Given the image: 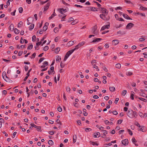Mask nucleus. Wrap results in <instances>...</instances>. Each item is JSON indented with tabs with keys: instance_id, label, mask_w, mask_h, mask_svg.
I'll use <instances>...</instances> for the list:
<instances>
[{
	"instance_id": "7",
	"label": "nucleus",
	"mask_w": 147,
	"mask_h": 147,
	"mask_svg": "<svg viewBox=\"0 0 147 147\" xmlns=\"http://www.w3.org/2000/svg\"><path fill=\"white\" fill-rule=\"evenodd\" d=\"M121 143L124 145H127L128 144L129 141L127 139H125L122 140Z\"/></svg>"
},
{
	"instance_id": "51",
	"label": "nucleus",
	"mask_w": 147,
	"mask_h": 147,
	"mask_svg": "<svg viewBox=\"0 0 147 147\" xmlns=\"http://www.w3.org/2000/svg\"><path fill=\"white\" fill-rule=\"evenodd\" d=\"M37 1H40V4L41 5H42L45 4L44 1H42L41 0H38Z\"/></svg>"
},
{
	"instance_id": "5",
	"label": "nucleus",
	"mask_w": 147,
	"mask_h": 147,
	"mask_svg": "<svg viewBox=\"0 0 147 147\" xmlns=\"http://www.w3.org/2000/svg\"><path fill=\"white\" fill-rule=\"evenodd\" d=\"M101 9L102 12L106 15H107L108 13V11L104 7H101Z\"/></svg>"
},
{
	"instance_id": "39",
	"label": "nucleus",
	"mask_w": 147,
	"mask_h": 147,
	"mask_svg": "<svg viewBox=\"0 0 147 147\" xmlns=\"http://www.w3.org/2000/svg\"><path fill=\"white\" fill-rule=\"evenodd\" d=\"M132 142L134 144H135V145H136L135 144V143L136 142V140L134 138H132L131 140Z\"/></svg>"
},
{
	"instance_id": "61",
	"label": "nucleus",
	"mask_w": 147,
	"mask_h": 147,
	"mask_svg": "<svg viewBox=\"0 0 147 147\" xmlns=\"http://www.w3.org/2000/svg\"><path fill=\"white\" fill-rule=\"evenodd\" d=\"M57 110L58 111H59V112H61L62 111V109L61 107H59L58 108Z\"/></svg>"
},
{
	"instance_id": "27",
	"label": "nucleus",
	"mask_w": 147,
	"mask_h": 147,
	"mask_svg": "<svg viewBox=\"0 0 147 147\" xmlns=\"http://www.w3.org/2000/svg\"><path fill=\"white\" fill-rule=\"evenodd\" d=\"M66 90L67 92L69 93H70L71 89L69 87H67L66 88Z\"/></svg>"
},
{
	"instance_id": "14",
	"label": "nucleus",
	"mask_w": 147,
	"mask_h": 147,
	"mask_svg": "<svg viewBox=\"0 0 147 147\" xmlns=\"http://www.w3.org/2000/svg\"><path fill=\"white\" fill-rule=\"evenodd\" d=\"M74 41H69L67 43V46L68 47H70L74 44Z\"/></svg>"
},
{
	"instance_id": "10",
	"label": "nucleus",
	"mask_w": 147,
	"mask_h": 147,
	"mask_svg": "<svg viewBox=\"0 0 147 147\" xmlns=\"http://www.w3.org/2000/svg\"><path fill=\"white\" fill-rule=\"evenodd\" d=\"M109 24L108 25H104L101 28V30H105L106 28L108 29L110 27V23H109Z\"/></svg>"
},
{
	"instance_id": "50",
	"label": "nucleus",
	"mask_w": 147,
	"mask_h": 147,
	"mask_svg": "<svg viewBox=\"0 0 147 147\" xmlns=\"http://www.w3.org/2000/svg\"><path fill=\"white\" fill-rule=\"evenodd\" d=\"M145 40V39L143 38H139V41L142 42L144 41Z\"/></svg>"
},
{
	"instance_id": "3",
	"label": "nucleus",
	"mask_w": 147,
	"mask_h": 147,
	"mask_svg": "<svg viewBox=\"0 0 147 147\" xmlns=\"http://www.w3.org/2000/svg\"><path fill=\"white\" fill-rule=\"evenodd\" d=\"M31 126L29 127L30 129H32L33 127H34L40 130L41 129L40 127L39 126H37L33 123H31L30 124Z\"/></svg>"
},
{
	"instance_id": "45",
	"label": "nucleus",
	"mask_w": 147,
	"mask_h": 147,
	"mask_svg": "<svg viewBox=\"0 0 147 147\" xmlns=\"http://www.w3.org/2000/svg\"><path fill=\"white\" fill-rule=\"evenodd\" d=\"M49 49V47L47 46H45L44 48H43V50L44 51H47Z\"/></svg>"
},
{
	"instance_id": "42",
	"label": "nucleus",
	"mask_w": 147,
	"mask_h": 147,
	"mask_svg": "<svg viewBox=\"0 0 147 147\" xmlns=\"http://www.w3.org/2000/svg\"><path fill=\"white\" fill-rule=\"evenodd\" d=\"M85 43V42L84 41H82L80 42L79 44H80V45L82 47L84 45Z\"/></svg>"
},
{
	"instance_id": "40",
	"label": "nucleus",
	"mask_w": 147,
	"mask_h": 147,
	"mask_svg": "<svg viewBox=\"0 0 147 147\" xmlns=\"http://www.w3.org/2000/svg\"><path fill=\"white\" fill-rule=\"evenodd\" d=\"M140 9L142 10H143V11H144V10H147V8H145L143 7H142V6H141L140 8Z\"/></svg>"
},
{
	"instance_id": "32",
	"label": "nucleus",
	"mask_w": 147,
	"mask_h": 147,
	"mask_svg": "<svg viewBox=\"0 0 147 147\" xmlns=\"http://www.w3.org/2000/svg\"><path fill=\"white\" fill-rule=\"evenodd\" d=\"M48 143L50 145H53V142L51 140H50L48 142Z\"/></svg>"
},
{
	"instance_id": "63",
	"label": "nucleus",
	"mask_w": 147,
	"mask_h": 147,
	"mask_svg": "<svg viewBox=\"0 0 147 147\" xmlns=\"http://www.w3.org/2000/svg\"><path fill=\"white\" fill-rule=\"evenodd\" d=\"M123 121L121 120H118L117 123L118 124H121Z\"/></svg>"
},
{
	"instance_id": "29",
	"label": "nucleus",
	"mask_w": 147,
	"mask_h": 147,
	"mask_svg": "<svg viewBox=\"0 0 147 147\" xmlns=\"http://www.w3.org/2000/svg\"><path fill=\"white\" fill-rule=\"evenodd\" d=\"M133 74L132 73L131 71H128L126 73V75L128 76H130Z\"/></svg>"
},
{
	"instance_id": "9",
	"label": "nucleus",
	"mask_w": 147,
	"mask_h": 147,
	"mask_svg": "<svg viewBox=\"0 0 147 147\" xmlns=\"http://www.w3.org/2000/svg\"><path fill=\"white\" fill-rule=\"evenodd\" d=\"M92 32L95 35L97 34L98 32L96 28V27H93L92 29Z\"/></svg>"
},
{
	"instance_id": "12",
	"label": "nucleus",
	"mask_w": 147,
	"mask_h": 147,
	"mask_svg": "<svg viewBox=\"0 0 147 147\" xmlns=\"http://www.w3.org/2000/svg\"><path fill=\"white\" fill-rule=\"evenodd\" d=\"M112 45H116L119 43V41L117 40H113L112 41Z\"/></svg>"
},
{
	"instance_id": "1",
	"label": "nucleus",
	"mask_w": 147,
	"mask_h": 147,
	"mask_svg": "<svg viewBox=\"0 0 147 147\" xmlns=\"http://www.w3.org/2000/svg\"><path fill=\"white\" fill-rule=\"evenodd\" d=\"M127 115L130 118H133L134 117H136L138 114L136 112L133 111L131 109H129L128 111Z\"/></svg>"
},
{
	"instance_id": "30",
	"label": "nucleus",
	"mask_w": 147,
	"mask_h": 147,
	"mask_svg": "<svg viewBox=\"0 0 147 147\" xmlns=\"http://www.w3.org/2000/svg\"><path fill=\"white\" fill-rule=\"evenodd\" d=\"M86 109H83V114L84 116H87L88 115V113L86 112Z\"/></svg>"
},
{
	"instance_id": "49",
	"label": "nucleus",
	"mask_w": 147,
	"mask_h": 147,
	"mask_svg": "<svg viewBox=\"0 0 147 147\" xmlns=\"http://www.w3.org/2000/svg\"><path fill=\"white\" fill-rule=\"evenodd\" d=\"M36 55V53H34L32 55V56L30 57V58L31 59L34 58L35 57Z\"/></svg>"
},
{
	"instance_id": "58",
	"label": "nucleus",
	"mask_w": 147,
	"mask_h": 147,
	"mask_svg": "<svg viewBox=\"0 0 147 147\" xmlns=\"http://www.w3.org/2000/svg\"><path fill=\"white\" fill-rule=\"evenodd\" d=\"M103 134L104 136H105L107 134V131L106 130H103Z\"/></svg>"
},
{
	"instance_id": "34",
	"label": "nucleus",
	"mask_w": 147,
	"mask_h": 147,
	"mask_svg": "<svg viewBox=\"0 0 147 147\" xmlns=\"http://www.w3.org/2000/svg\"><path fill=\"white\" fill-rule=\"evenodd\" d=\"M59 31V29L58 28L55 27L54 29V31L55 33H57Z\"/></svg>"
},
{
	"instance_id": "16",
	"label": "nucleus",
	"mask_w": 147,
	"mask_h": 147,
	"mask_svg": "<svg viewBox=\"0 0 147 147\" xmlns=\"http://www.w3.org/2000/svg\"><path fill=\"white\" fill-rule=\"evenodd\" d=\"M3 78L5 81L7 82H9L11 80L9 79L8 77H7L6 75L5 76H3Z\"/></svg>"
},
{
	"instance_id": "24",
	"label": "nucleus",
	"mask_w": 147,
	"mask_h": 147,
	"mask_svg": "<svg viewBox=\"0 0 147 147\" xmlns=\"http://www.w3.org/2000/svg\"><path fill=\"white\" fill-rule=\"evenodd\" d=\"M138 98L140 100H142L144 102H146L147 101V100L146 99L143 98L139 97Z\"/></svg>"
},
{
	"instance_id": "44",
	"label": "nucleus",
	"mask_w": 147,
	"mask_h": 147,
	"mask_svg": "<svg viewBox=\"0 0 147 147\" xmlns=\"http://www.w3.org/2000/svg\"><path fill=\"white\" fill-rule=\"evenodd\" d=\"M127 131L128 132V133H129V134L130 135H132L133 133H132V131L130 129H127Z\"/></svg>"
},
{
	"instance_id": "38",
	"label": "nucleus",
	"mask_w": 147,
	"mask_h": 147,
	"mask_svg": "<svg viewBox=\"0 0 147 147\" xmlns=\"http://www.w3.org/2000/svg\"><path fill=\"white\" fill-rule=\"evenodd\" d=\"M127 93V90H125L123 91L121 93L122 95L123 96H125Z\"/></svg>"
},
{
	"instance_id": "11",
	"label": "nucleus",
	"mask_w": 147,
	"mask_h": 147,
	"mask_svg": "<svg viewBox=\"0 0 147 147\" xmlns=\"http://www.w3.org/2000/svg\"><path fill=\"white\" fill-rule=\"evenodd\" d=\"M58 11H59V12L62 14H63V13L66 12H67V9H64L63 8L59 9H58Z\"/></svg>"
},
{
	"instance_id": "33",
	"label": "nucleus",
	"mask_w": 147,
	"mask_h": 147,
	"mask_svg": "<svg viewBox=\"0 0 147 147\" xmlns=\"http://www.w3.org/2000/svg\"><path fill=\"white\" fill-rule=\"evenodd\" d=\"M107 15H106L105 14H100V18L103 19V20H104V17H105V16H106Z\"/></svg>"
},
{
	"instance_id": "23",
	"label": "nucleus",
	"mask_w": 147,
	"mask_h": 147,
	"mask_svg": "<svg viewBox=\"0 0 147 147\" xmlns=\"http://www.w3.org/2000/svg\"><path fill=\"white\" fill-rule=\"evenodd\" d=\"M34 27V24H31L30 26L29 27V29L30 30H32Z\"/></svg>"
},
{
	"instance_id": "53",
	"label": "nucleus",
	"mask_w": 147,
	"mask_h": 147,
	"mask_svg": "<svg viewBox=\"0 0 147 147\" xmlns=\"http://www.w3.org/2000/svg\"><path fill=\"white\" fill-rule=\"evenodd\" d=\"M112 113L115 115H117L118 114V113L117 111H113L112 112Z\"/></svg>"
},
{
	"instance_id": "57",
	"label": "nucleus",
	"mask_w": 147,
	"mask_h": 147,
	"mask_svg": "<svg viewBox=\"0 0 147 147\" xmlns=\"http://www.w3.org/2000/svg\"><path fill=\"white\" fill-rule=\"evenodd\" d=\"M135 124L138 127H140V125L137 122H136L135 123Z\"/></svg>"
},
{
	"instance_id": "22",
	"label": "nucleus",
	"mask_w": 147,
	"mask_h": 147,
	"mask_svg": "<svg viewBox=\"0 0 147 147\" xmlns=\"http://www.w3.org/2000/svg\"><path fill=\"white\" fill-rule=\"evenodd\" d=\"M14 32L15 34H18L20 32V30H18L17 28H16L14 30Z\"/></svg>"
},
{
	"instance_id": "46",
	"label": "nucleus",
	"mask_w": 147,
	"mask_h": 147,
	"mask_svg": "<svg viewBox=\"0 0 147 147\" xmlns=\"http://www.w3.org/2000/svg\"><path fill=\"white\" fill-rule=\"evenodd\" d=\"M92 130L90 128H86L85 129V131L87 132H89Z\"/></svg>"
},
{
	"instance_id": "48",
	"label": "nucleus",
	"mask_w": 147,
	"mask_h": 147,
	"mask_svg": "<svg viewBox=\"0 0 147 147\" xmlns=\"http://www.w3.org/2000/svg\"><path fill=\"white\" fill-rule=\"evenodd\" d=\"M122 8L121 7H118L115 8V10H117L118 9L122 10Z\"/></svg>"
},
{
	"instance_id": "36",
	"label": "nucleus",
	"mask_w": 147,
	"mask_h": 147,
	"mask_svg": "<svg viewBox=\"0 0 147 147\" xmlns=\"http://www.w3.org/2000/svg\"><path fill=\"white\" fill-rule=\"evenodd\" d=\"M79 48V46H78V45L75 46V48L74 49L72 50L74 52L75 50L78 49Z\"/></svg>"
},
{
	"instance_id": "15",
	"label": "nucleus",
	"mask_w": 147,
	"mask_h": 147,
	"mask_svg": "<svg viewBox=\"0 0 147 147\" xmlns=\"http://www.w3.org/2000/svg\"><path fill=\"white\" fill-rule=\"evenodd\" d=\"M102 39L100 38H96L95 39H94L92 42H99L100 40H102Z\"/></svg>"
},
{
	"instance_id": "59",
	"label": "nucleus",
	"mask_w": 147,
	"mask_h": 147,
	"mask_svg": "<svg viewBox=\"0 0 147 147\" xmlns=\"http://www.w3.org/2000/svg\"><path fill=\"white\" fill-rule=\"evenodd\" d=\"M103 70L106 72H107L108 71V69H107L105 67H103Z\"/></svg>"
},
{
	"instance_id": "56",
	"label": "nucleus",
	"mask_w": 147,
	"mask_h": 147,
	"mask_svg": "<svg viewBox=\"0 0 147 147\" xmlns=\"http://www.w3.org/2000/svg\"><path fill=\"white\" fill-rule=\"evenodd\" d=\"M23 53V51H20L18 54V55L20 56Z\"/></svg>"
},
{
	"instance_id": "20",
	"label": "nucleus",
	"mask_w": 147,
	"mask_h": 147,
	"mask_svg": "<svg viewBox=\"0 0 147 147\" xmlns=\"http://www.w3.org/2000/svg\"><path fill=\"white\" fill-rule=\"evenodd\" d=\"M109 90L113 92L115 91V88L114 86L110 87H109Z\"/></svg>"
},
{
	"instance_id": "31",
	"label": "nucleus",
	"mask_w": 147,
	"mask_h": 147,
	"mask_svg": "<svg viewBox=\"0 0 147 147\" xmlns=\"http://www.w3.org/2000/svg\"><path fill=\"white\" fill-rule=\"evenodd\" d=\"M78 22V21L77 20H74L73 21V22H72L71 24L72 25H74L76 24Z\"/></svg>"
},
{
	"instance_id": "18",
	"label": "nucleus",
	"mask_w": 147,
	"mask_h": 147,
	"mask_svg": "<svg viewBox=\"0 0 147 147\" xmlns=\"http://www.w3.org/2000/svg\"><path fill=\"white\" fill-rule=\"evenodd\" d=\"M123 17L125 18L128 19V20H131V18H130L127 15L125 14H123Z\"/></svg>"
},
{
	"instance_id": "41",
	"label": "nucleus",
	"mask_w": 147,
	"mask_h": 147,
	"mask_svg": "<svg viewBox=\"0 0 147 147\" xmlns=\"http://www.w3.org/2000/svg\"><path fill=\"white\" fill-rule=\"evenodd\" d=\"M23 11V8L22 7H20L19 8V12L20 13H21Z\"/></svg>"
},
{
	"instance_id": "62",
	"label": "nucleus",
	"mask_w": 147,
	"mask_h": 147,
	"mask_svg": "<svg viewBox=\"0 0 147 147\" xmlns=\"http://www.w3.org/2000/svg\"><path fill=\"white\" fill-rule=\"evenodd\" d=\"M60 66L61 67V68H63L64 67V64L63 63H62L61 62Z\"/></svg>"
},
{
	"instance_id": "37",
	"label": "nucleus",
	"mask_w": 147,
	"mask_h": 147,
	"mask_svg": "<svg viewBox=\"0 0 147 147\" xmlns=\"http://www.w3.org/2000/svg\"><path fill=\"white\" fill-rule=\"evenodd\" d=\"M61 60V58L59 56H58L56 57V61H57L59 62Z\"/></svg>"
},
{
	"instance_id": "21",
	"label": "nucleus",
	"mask_w": 147,
	"mask_h": 147,
	"mask_svg": "<svg viewBox=\"0 0 147 147\" xmlns=\"http://www.w3.org/2000/svg\"><path fill=\"white\" fill-rule=\"evenodd\" d=\"M134 93L133 92H131V96H130V98L131 99L133 100L134 99Z\"/></svg>"
},
{
	"instance_id": "4",
	"label": "nucleus",
	"mask_w": 147,
	"mask_h": 147,
	"mask_svg": "<svg viewBox=\"0 0 147 147\" xmlns=\"http://www.w3.org/2000/svg\"><path fill=\"white\" fill-rule=\"evenodd\" d=\"M139 127V129H138L139 131L145 132L146 130V127L144 126H140Z\"/></svg>"
},
{
	"instance_id": "54",
	"label": "nucleus",
	"mask_w": 147,
	"mask_h": 147,
	"mask_svg": "<svg viewBox=\"0 0 147 147\" xmlns=\"http://www.w3.org/2000/svg\"><path fill=\"white\" fill-rule=\"evenodd\" d=\"M74 20V19L72 17H71L69 18L68 20V22H71V21H73Z\"/></svg>"
},
{
	"instance_id": "52",
	"label": "nucleus",
	"mask_w": 147,
	"mask_h": 147,
	"mask_svg": "<svg viewBox=\"0 0 147 147\" xmlns=\"http://www.w3.org/2000/svg\"><path fill=\"white\" fill-rule=\"evenodd\" d=\"M66 15H65V16H64L63 17L61 18V21H65V18L66 17Z\"/></svg>"
},
{
	"instance_id": "55",
	"label": "nucleus",
	"mask_w": 147,
	"mask_h": 147,
	"mask_svg": "<svg viewBox=\"0 0 147 147\" xmlns=\"http://www.w3.org/2000/svg\"><path fill=\"white\" fill-rule=\"evenodd\" d=\"M59 39V37H57L55 38L54 40L55 42H57L58 41Z\"/></svg>"
},
{
	"instance_id": "64",
	"label": "nucleus",
	"mask_w": 147,
	"mask_h": 147,
	"mask_svg": "<svg viewBox=\"0 0 147 147\" xmlns=\"http://www.w3.org/2000/svg\"><path fill=\"white\" fill-rule=\"evenodd\" d=\"M44 59V57H42L41 58L39 61V63H41L42 61H43V60Z\"/></svg>"
},
{
	"instance_id": "6",
	"label": "nucleus",
	"mask_w": 147,
	"mask_h": 147,
	"mask_svg": "<svg viewBox=\"0 0 147 147\" xmlns=\"http://www.w3.org/2000/svg\"><path fill=\"white\" fill-rule=\"evenodd\" d=\"M50 5V3L48 2L44 7V11H46L48 10Z\"/></svg>"
},
{
	"instance_id": "60",
	"label": "nucleus",
	"mask_w": 147,
	"mask_h": 147,
	"mask_svg": "<svg viewBox=\"0 0 147 147\" xmlns=\"http://www.w3.org/2000/svg\"><path fill=\"white\" fill-rule=\"evenodd\" d=\"M47 29V26H44L43 27V30L44 31H46Z\"/></svg>"
},
{
	"instance_id": "25",
	"label": "nucleus",
	"mask_w": 147,
	"mask_h": 147,
	"mask_svg": "<svg viewBox=\"0 0 147 147\" xmlns=\"http://www.w3.org/2000/svg\"><path fill=\"white\" fill-rule=\"evenodd\" d=\"M60 48L59 47H57L55 49V52L56 53H58L59 51H60Z\"/></svg>"
},
{
	"instance_id": "28",
	"label": "nucleus",
	"mask_w": 147,
	"mask_h": 147,
	"mask_svg": "<svg viewBox=\"0 0 147 147\" xmlns=\"http://www.w3.org/2000/svg\"><path fill=\"white\" fill-rule=\"evenodd\" d=\"M76 135H74L73 136V142L74 143L76 142Z\"/></svg>"
},
{
	"instance_id": "17",
	"label": "nucleus",
	"mask_w": 147,
	"mask_h": 147,
	"mask_svg": "<svg viewBox=\"0 0 147 147\" xmlns=\"http://www.w3.org/2000/svg\"><path fill=\"white\" fill-rule=\"evenodd\" d=\"M14 28V25L11 24L10 25L9 27V29L10 30L12 31L13 30Z\"/></svg>"
},
{
	"instance_id": "2",
	"label": "nucleus",
	"mask_w": 147,
	"mask_h": 147,
	"mask_svg": "<svg viewBox=\"0 0 147 147\" xmlns=\"http://www.w3.org/2000/svg\"><path fill=\"white\" fill-rule=\"evenodd\" d=\"M74 52L72 50H71L69 51L66 54L64 59V61H65L69 56Z\"/></svg>"
},
{
	"instance_id": "13",
	"label": "nucleus",
	"mask_w": 147,
	"mask_h": 147,
	"mask_svg": "<svg viewBox=\"0 0 147 147\" xmlns=\"http://www.w3.org/2000/svg\"><path fill=\"white\" fill-rule=\"evenodd\" d=\"M100 133L99 132H97L94 134V137L95 138H98L100 136Z\"/></svg>"
},
{
	"instance_id": "8",
	"label": "nucleus",
	"mask_w": 147,
	"mask_h": 147,
	"mask_svg": "<svg viewBox=\"0 0 147 147\" xmlns=\"http://www.w3.org/2000/svg\"><path fill=\"white\" fill-rule=\"evenodd\" d=\"M134 24L131 23H130L128 24L126 26V29H130L133 27Z\"/></svg>"
},
{
	"instance_id": "19",
	"label": "nucleus",
	"mask_w": 147,
	"mask_h": 147,
	"mask_svg": "<svg viewBox=\"0 0 147 147\" xmlns=\"http://www.w3.org/2000/svg\"><path fill=\"white\" fill-rule=\"evenodd\" d=\"M55 10H54V11L53 12V14H52V15H51V16L49 18V20H50L54 16H56V14L55 13Z\"/></svg>"
},
{
	"instance_id": "35",
	"label": "nucleus",
	"mask_w": 147,
	"mask_h": 147,
	"mask_svg": "<svg viewBox=\"0 0 147 147\" xmlns=\"http://www.w3.org/2000/svg\"><path fill=\"white\" fill-rule=\"evenodd\" d=\"M90 9L93 11H97V10L96 9V8L95 7H91L90 8Z\"/></svg>"
},
{
	"instance_id": "43",
	"label": "nucleus",
	"mask_w": 147,
	"mask_h": 147,
	"mask_svg": "<svg viewBox=\"0 0 147 147\" xmlns=\"http://www.w3.org/2000/svg\"><path fill=\"white\" fill-rule=\"evenodd\" d=\"M93 65V67L96 69H97V71H99V69H98V67L97 66L95 65Z\"/></svg>"
},
{
	"instance_id": "26",
	"label": "nucleus",
	"mask_w": 147,
	"mask_h": 147,
	"mask_svg": "<svg viewBox=\"0 0 147 147\" xmlns=\"http://www.w3.org/2000/svg\"><path fill=\"white\" fill-rule=\"evenodd\" d=\"M121 65L120 63H117L115 65V67L118 69H120L121 68Z\"/></svg>"
},
{
	"instance_id": "47",
	"label": "nucleus",
	"mask_w": 147,
	"mask_h": 147,
	"mask_svg": "<svg viewBox=\"0 0 147 147\" xmlns=\"http://www.w3.org/2000/svg\"><path fill=\"white\" fill-rule=\"evenodd\" d=\"M32 48L33 45L31 44L28 46L27 49H28L31 50Z\"/></svg>"
}]
</instances>
